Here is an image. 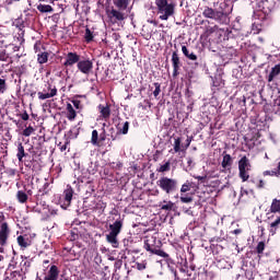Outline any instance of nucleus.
Instances as JSON below:
<instances>
[{
	"label": "nucleus",
	"instance_id": "f257e3e1",
	"mask_svg": "<svg viewBox=\"0 0 280 280\" xmlns=\"http://www.w3.org/2000/svg\"><path fill=\"white\" fill-rule=\"evenodd\" d=\"M155 5L161 21H168V18L175 13V4L168 0H155Z\"/></svg>",
	"mask_w": 280,
	"mask_h": 280
},
{
	"label": "nucleus",
	"instance_id": "f704fd0d",
	"mask_svg": "<svg viewBox=\"0 0 280 280\" xmlns=\"http://www.w3.org/2000/svg\"><path fill=\"white\" fill-rule=\"evenodd\" d=\"M32 133H34V127H32V126H28V127L25 128L24 131H23V136L26 137V138H27V137H31Z\"/></svg>",
	"mask_w": 280,
	"mask_h": 280
},
{
	"label": "nucleus",
	"instance_id": "2eb2a0df",
	"mask_svg": "<svg viewBox=\"0 0 280 280\" xmlns=\"http://www.w3.org/2000/svg\"><path fill=\"white\" fill-rule=\"evenodd\" d=\"M232 165H233L232 156L230 154H228V153H224L221 166L223 167V170L230 171Z\"/></svg>",
	"mask_w": 280,
	"mask_h": 280
},
{
	"label": "nucleus",
	"instance_id": "a211bd4d",
	"mask_svg": "<svg viewBox=\"0 0 280 280\" xmlns=\"http://www.w3.org/2000/svg\"><path fill=\"white\" fill-rule=\"evenodd\" d=\"M98 112L101 113V116L104 119H108L110 116V109H109L108 105H106V106L98 105Z\"/></svg>",
	"mask_w": 280,
	"mask_h": 280
},
{
	"label": "nucleus",
	"instance_id": "bb28decb",
	"mask_svg": "<svg viewBox=\"0 0 280 280\" xmlns=\"http://www.w3.org/2000/svg\"><path fill=\"white\" fill-rule=\"evenodd\" d=\"M49 59V54L47 52H42L37 55V62L39 65H45L47 63V60Z\"/></svg>",
	"mask_w": 280,
	"mask_h": 280
},
{
	"label": "nucleus",
	"instance_id": "f8f14e48",
	"mask_svg": "<svg viewBox=\"0 0 280 280\" xmlns=\"http://www.w3.org/2000/svg\"><path fill=\"white\" fill-rule=\"evenodd\" d=\"M279 79H280V63L276 65L271 69L270 74L268 75V82L271 83Z\"/></svg>",
	"mask_w": 280,
	"mask_h": 280
},
{
	"label": "nucleus",
	"instance_id": "ea45409f",
	"mask_svg": "<svg viewBox=\"0 0 280 280\" xmlns=\"http://www.w3.org/2000/svg\"><path fill=\"white\" fill-rule=\"evenodd\" d=\"M92 32L89 30V28H86L85 30V39L88 40V43H90V40H92Z\"/></svg>",
	"mask_w": 280,
	"mask_h": 280
},
{
	"label": "nucleus",
	"instance_id": "79ce46f5",
	"mask_svg": "<svg viewBox=\"0 0 280 280\" xmlns=\"http://www.w3.org/2000/svg\"><path fill=\"white\" fill-rule=\"evenodd\" d=\"M21 118H22V120L27 121V120H30V114H27V112H24V113L21 115Z\"/></svg>",
	"mask_w": 280,
	"mask_h": 280
},
{
	"label": "nucleus",
	"instance_id": "49530a36",
	"mask_svg": "<svg viewBox=\"0 0 280 280\" xmlns=\"http://www.w3.org/2000/svg\"><path fill=\"white\" fill-rule=\"evenodd\" d=\"M195 179H197V180H205L206 176H195Z\"/></svg>",
	"mask_w": 280,
	"mask_h": 280
},
{
	"label": "nucleus",
	"instance_id": "8fccbe9b",
	"mask_svg": "<svg viewBox=\"0 0 280 280\" xmlns=\"http://www.w3.org/2000/svg\"><path fill=\"white\" fill-rule=\"evenodd\" d=\"M138 269L143 270V269H145V266L144 265H138Z\"/></svg>",
	"mask_w": 280,
	"mask_h": 280
},
{
	"label": "nucleus",
	"instance_id": "c756f323",
	"mask_svg": "<svg viewBox=\"0 0 280 280\" xmlns=\"http://www.w3.org/2000/svg\"><path fill=\"white\" fill-rule=\"evenodd\" d=\"M191 187H192V184L189 180H187L186 183H184L182 185L180 194H186V192L190 191Z\"/></svg>",
	"mask_w": 280,
	"mask_h": 280
},
{
	"label": "nucleus",
	"instance_id": "0eeeda50",
	"mask_svg": "<svg viewBox=\"0 0 280 280\" xmlns=\"http://www.w3.org/2000/svg\"><path fill=\"white\" fill-rule=\"evenodd\" d=\"M144 249L147 252L151 253L152 255H156V256L162 257V258H167L168 257L167 253H165L164 250L153 247L150 244V240L144 241Z\"/></svg>",
	"mask_w": 280,
	"mask_h": 280
},
{
	"label": "nucleus",
	"instance_id": "a19ab883",
	"mask_svg": "<svg viewBox=\"0 0 280 280\" xmlns=\"http://www.w3.org/2000/svg\"><path fill=\"white\" fill-rule=\"evenodd\" d=\"M275 175H277L276 171H265L264 172V176H275Z\"/></svg>",
	"mask_w": 280,
	"mask_h": 280
},
{
	"label": "nucleus",
	"instance_id": "3c124183",
	"mask_svg": "<svg viewBox=\"0 0 280 280\" xmlns=\"http://www.w3.org/2000/svg\"><path fill=\"white\" fill-rule=\"evenodd\" d=\"M50 214L56 215V214H58V211L57 210H51Z\"/></svg>",
	"mask_w": 280,
	"mask_h": 280
},
{
	"label": "nucleus",
	"instance_id": "f03ea898",
	"mask_svg": "<svg viewBox=\"0 0 280 280\" xmlns=\"http://www.w3.org/2000/svg\"><path fill=\"white\" fill-rule=\"evenodd\" d=\"M156 185L163 192H165L166 195H171L176 191L178 182L175 178L162 176L156 182Z\"/></svg>",
	"mask_w": 280,
	"mask_h": 280
},
{
	"label": "nucleus",
	"instance_id": "bf43d9fd",
	"mask_svg": "<svg viewBox=\"0 0 280 280\" xmlns=\"http://www.w3.org/2000/svg\"><path fill=\"white\" fill-rule=\"evenodd\" d=\"M189 144H190V140H187V148L189 147Z\"/></svg>",
	"mask_w": 280,
	"mask_h": 280
},
{
	"label": "nucleus",
	"instance_id": "473e14b6",
	"mask_svg": "<svg viewBox=\"0 0 280 280\" xmlns=\"http://www.w3.org/2000/svg\"><path fill=\"white\" fill-rule=\"evenodd\" d=\"M97 140H98L97 130H93V131H92L91 143H92L93 145H97Z\"/></svg>",
	"mask_w": 280,
	"mask_h": 280
},
{
	"label": "nucleus",
	"instance_id": "9b49d317",
	"mask_svg": "<svg viewBox=\"0 0 280 280\" xmlns=\"http://www.w3.org/2000/svg\"><path fill=\"white\" fill-rule=\"evenodd\" d=\"M172 65H173V78H177V75L179 74V68H180V61L178 58V55L176 51L173 52L172 55Z\"/></svg>",
	"mask_w": 280,
	"mask_h": 280
},
{
	"label": "nucleus",
	"instance_id": "72a5a7b5",
	"mask_svg": "<svg viewBox=\"0 0 280 280\" xmlns=\"http://www.w3.org/2000/svg\"><path fill=\"white\" fill-rule=\"evenodd\" d=\"M180 143H182L180 138H175V142H174V152L175 153H178L180 151Z\"/></svg>",
	"mask_w": 280,
	"mask_h": 280
},
{
	"label": "nucleus",
	"instance_id": "c03bdc74",
	"mask_svg": "<svg viewBox=\"0 0 280 280\" xmlns=\"http://www.w3.org/2000/svg\"><path fill=\"white\" fill-rule=\"evenodd\" d=\"M275 107H278V109H280V96L276 100Z\"/></svg>",
	"mask_w": 280,
	"mask_h": 280
},
{
	"label": "nucleus",
	"instance_id": "864d4df0",
	"mask_svg": "<svg viewBox=\"0 0 280 280\" xmlns=\"http://www.w3.org/2000/svg\"><path fill=\"white\" fill-rule=\"evenodd\" d=\"M150 23H152V25H158V22L154 20L150 21Z\"/></svg>",
	"mask_w": 280,
	"mask_h": 280
},
{
	"label": "nucleus",
	"instance_id": "39448f33",
	"mask_svg": "<svg viewBox=\"0 0 280 280\" xmlns=\"http://www.w3.org/2000/svg\"><path fill=\"white\" fill-rule=\"evenodd\" d=\"M106 14L112 25H116V23H120L121 21H125V19H127V15L122 11L114 8L108 9L106 11Z\"/></svg>",
	"mask_w": 280,
	"mask_h": 280
},
{
	"label": "nucleus",
	"instance_id": "37998d69",
	"mask_svg": "<svg viewBox=\"0 0 280 280\" xmlns=\"http://www.w3.org/2000/svg\"><path fill=\"white\" fill-rule=\"evenodd\" d=\"M0 90H5V80L0 79Z\"/></svg>",
	"mask_w": 280,
	"mask_h": 280
},
{
	"label": "nucleus",
	"instance_id": "a18cd8bd",
	"mask_svg": "<svg viewBox=\"0 0 280 280\" xmlns=\"http://www.w3.org/2000/svg\"><path fill=\"white\" fill-rule=\"evenodd\" d=\"M74 108L79 109L80 107V101H73Z\"/></svg>",
	"mask_w": 280,
	"mask_h": 280
},
{
	"label": "nucleus",
	"instance_id": "e433bc0d",
	"mask_svg": "<svg viewBox=\"0 0 280 280\" xmlns=\"http://www.w3.org/2000/svg\"><path fill=\"white\" fill-rule=\"evenodd\" d=\"M180 202L186 203V205L191 203L192 202V197H190V196H180Z\"/></svg>",
	"mask_w": 280,
	"mask_h": 280
},
{
	"label": "nucleus",
	"instance_id": "5701e85b",
	"mask_svg": "<svg viewBox=\"0 0 280 280\" xmlns=\"http://www.w3.org/2000/svg\"><path fill=\"white\" fill-rule=\"evenodd\" d=\"M117 129H118V132L120 135L126 136L128 133V130H129V122L125 121V122L119 124Z\"/></svg>",
	"mask_w": 280,
	"mask_h": 280
},
{
	"label": "nucleus",
	"instance_id": "412c9836",
	"mask_svg": "<svg viewBox=\"0 0 280 280\" xmlns=\"http://www.w3.org/2000/svg\"><path fill=\"white\" fill-rule=\"evenodd\" d=\"M16 158H18L19 162H23V159L25 158V148L23 147L22 142H20L18 144Z\"/></svg>",
	"mask_w": 280,
	"mask_h": 280
},
{
	"label": "nucleus",
	"instance_id": "4d7b16f0",
	"mask_svg": "<svg viewBox=\"0 0 280 280\" xmlns=\"http://www.w3.org/2000/svg\"><path fill=\"white\" fill-rule=\"evenodd\" d=\"M213 84H214L215 88L220 86V84L217 83L215 81L213 82Z\"/></svg>",
	"mask_w": 280,
	"mask_h": 280
},
{
	"label": "nucleus",
	"instance_id": "c85d7f7f",
	"mask_svg": "<svg viewBox=\"0 0 280 280\" xmlns=\"http://www.w3.org/2000/svg\"><path fill=\"white\" fill-rule=\"evenodd\" d=\"M16 197L20 203L27 202V194H25V191L19 190Z\"/></svg>",
	"mask_w": 280,
	"mask_h": 280
},
{
	"label": "nucleus",
	"instance_id": "ddd939ff",
	"mask_svg": "<svg viewBox=\"0 0 280 280\" xmlns=\"http://www.w3.org/2000/svg\"><path fill=\"white\" fill-rule=\"evenodd\" d=\"M57 94H58V90L56 88L51 89L50 93H43V92L37 93L39 101L54 98L56 97Z\"/></svg>",
	"mask_w": 280,
	"mask_h": 280
},
{
	"label": "nucleus",
	"instance_id": "f3484780",
	"mask_svg": "<svg viewBox=\"0 0 280 280\" xmlns=\"http://www.w3.org/2000/svg\"><path fill=\"white\" fill-rule=\"evenodd\" d=\"M114 5H116V8L122 12L124 10H127L129 0H114Z\"/></svg>",
	"mask_w": 280,
	"mask_h": 280
},
{
	"label": "nucleus",
	"instance_id": "de8ad7c7",
	"mask_svg": "<svg viewBox=\"0 0 280 280\" xmlns=\"http://www.w3.org/2000/svg\"><path fill=\"white\" fill-rule=\"evenodd\" d=\"M259 188H264L265 187V182L262 179L259 180V185H258Z\"/></svg>",
	"mask_w": 280,
	"mask_h": 280
},
{
	"label": "nucleus",
	"instance_id": "cd10ccee",
	"mask_svg": "<svg viewBox=\"0 0 280 280\" xmlns=\"http://www.w3.org/2000/svg\"><path fill=\"white\" fill-rule=\"evenodd\" d=\"M37 10L39 12L46 13V12H54V8L49 4H39L37 7Z\"/></svg>",
	"mask_w": 280,
	"mask_h": 280
},
{
	"label": "nucleus",
	"instance_id": "6e6552de",
	"mask_svg": "<svg viewBox=\"0 0 280 280\" xmlns=\"http://www.w3.org/2000/svg\"><path fill=\"white\" fill-rule=\"evenodd\" d=\"M80 62V57L75 52H68L63 67H73Z\"/></svg>",
	"mask_w": 280,
	"mask_h": 280
},
{
	"label": "nucleus",
	"instance_id": "a878e982",
	"mask_svg": "<svg viewBox=\"0 0 280 280\" xmlns=\"http://www.w3.org/2000/svg\"><path fill=\"white\" fill-rule=\"evenodd\" d=\"M280 225V217L276 219V221L270 223V234L273 236L277 233V229Z\"/></svg>",
	"mask_w": 280,
	"mask_h": 280
},
{
	"label": "nucleus",
	"instance_id": "7ed1b4c3",
	"mask_svg": "<svg viewBox=\"0 0 280 280\" xmlns=\"http://www.w3.org/2000/svg\"><path fill=\"white\" fill-rule=\"evenodd\" d=\"M202 16H205V19H210L211 21H217V23H223L226 19V14L222 10L209 7H205Z\"/></svg>",
	"mask_w": 280,
	"mask_h": 280
},
{
	"label": "nucleus",
	"instance_id": "dca6fc26",
	"mask_svg": "<svg viewBox=\"0 0 280 280\" xmlns=\"http://www.w3.org/2000/svg\"><path fill=\"white\" fill-rule=\"evenodd\" d=\"M117 236H118V234H115V233H112V232H109L106 235L107 243H109L114 248L118 247Z\"/></svg>",
	"mask_w": 280,
	"mask_h": 280
},
{
	"label": "nucleus",
	"instance_id": "680f3d73",
	"mask_svg": "<svg viewBox=\"0 0 280 280\" xmlns=\"http://www.w3.org/2000/svg\"><path fill=\"white\" fill-rule=\"evenodd\" d=\"M45 264H49V260H46Z\"/></svg>",
	"mask_w": 280,
	"mask_h": 280
},
{
	"label": "nucleus",
	"instance_id": "2f4dec72",
	"mask_svg": "<svg viewBox=\"0 0 280 280\" xmlns=\"http://www.w3.org/2000/svg\"><path fill=\"white\" fill-rule=\"evenodd\" d=\"M171 171V163L166 162L165 164L161 165V167L158 170L159 173H166Z\"/></svg>",
	"mask_w": 280,
	"mask_h": 280
},
{
	"label": "nucleus",
	"instance_id": "1a4fd4ad",
	"mask_svg": "<svg viewBox=\"0 0 280 280\" xmlns=\"http://www.w3.org/2000/svg\"><path fill=\"white\" fill-rule=\"evenodd\" d=\"M8 235H10V229L8 228V223L4 222L0 228V246H4L8 243Z\"/></svg>",
	"mask_w": 280,
	"mask_h": 280
},
{
	"label": "nucleus",
	"instance_id": "4c0bfd02",
	"mask_svg": "<svg viewBox=\"0 0 280 280\" xmlns=\"http://www.w3.org/2000/svg\"><path fill=\"white\" fill-rule=\"evenodd\" d=\"M154 86H155V90L153 91V95L156 98L160 95V93H161V84L155 82Z\"/></svg>",
	"mask_w": 280,
	"mask_h": 280
},
{
	"label": "nucleus",
	"instance_id": "6ab92c4d",
	"mask_svg": "<svg viewBox=\"0 0 280 280\" xmlns=\"http://www.w3.org/2000/svg\"><path fill=\"white\" fill-rule=\"evenodd\" d=\"M270 212L271 213H280V198L272 199Z\"/></svg>",
	"mask_w": 280,
	"mask_h": 280
},
{
	"label": "nucleus",
	"instance_id": "13d9d810",
	"mask_svg": "<svg viewBox=\"0 0 280 280\" xmlns=\"http://www.w3.org/2000/svg\"><path fill=\"white\" fill-rule=\"evenodd\" d=\"M34 96H36V92H33V93L31 94V97H34Z\"/></svg>",
	"mask_w": 280,
	"mask_h": 280
},
{
	"label": "nucleus",
	"instance_id": "20e7f679",
	"mask_svg": "<svg viewBox=\"0 0 280 280\" xmlns=\"http://www.w3.org/2000/svg\"><path fill=\"white\" fill-rule=\"evenodd\" d=\"M252 171V165L246 155L242 156L238 161V175L243 183L249 179V172Z\"/></svg>",
	"mask_w": 280,
	"mask_h": 280
},
{
	"label": "nucleus",
	"instance_id": "052dcab7",
	"mask_svg": "<svg viewBox=\"0 0 280 280\" xmlns=\"http://www.w3.org/2000/svg\"><path fill=\"white\" fill-rule=\"evenodd\" d=\"M265 158L268 160V154L266 153Z\"/></svg>",
	"mask_w": 280,
	"mask_h": 280
},
{
	"label": "nucleus",
	"instance_id": "5fc2aeb1",
	"mask_svg": "<svg viewBox=\"0 0 280 280\" xmlns=\"http://www.w3.org/2000/svg\"><path fill=\"white\" fill-rule=\"evenodd\" d=\"M278 174L280 175V161L278 163Z\"/></svg>",
	"mask_w": 280,
	"mask_h": 280
},
{
	"label": "nucleus",
	"instance_id": "9d476101",
	"mask_svg": "<svg viewBox=\"0 0 280 280\" xmlns=\"http://www.w3.org/2000/svg\"><path fill=\"white\" fill-rule=\"evenodd\" d=\"M60 277V269H58V266L52 265L50 266L47 275L44 277V280H58Z\"/></svg>",
	"mask_w": 280,
	"mask_h": 280
},
{
	"label": "nucleus",
	"instance_id": "09e8293b",
	"mask_svg": "<svg viewBox=\"0 0 280 280\" xmlns=\"http://www.w3.org/2000/svg\"><path fill=\"white\" fill-rule=\"evenodd\" d=\"M233 233H234L235 235H238V234L242 233V230H241V229H236V230L233 231Z\"/></svg>",
	"mask_w": 280,
	"mask_h": 280
},
{
	"label": "nucleus",
	"instance_id": "4468645a",
	"mask_svg": "<svg viewBox=\"0 0 280 280\" xmlns=\"http://www.w3.org/2000/svg\"><path fill=\"white\" fill-rule=\"evenodd\" d=\"M122 229L121 219H117L113 224L109 225L110 233L119 235Z\"/></svg>",
	"mask_w": 280,
	"mask_h": 280
},
{
	"label": "nucleus",
	"instance_id": "aec40b11",
	"mask_svg": "<svg viewBox=\"0 0 280 280\" xmlns=\"http://www.w3.org/2000/svg\"><path fill=\"white\" fill-rule=\"evenodd\" d=\"M67 112H68V115H67L68 120L70 121L75 120L77 114H75V109L73 108V105L68 104Z\"/></svg>",
	"mask_w": 280,
	"mask_h": 280
},
{
	"label": "nucleus",
	"instance_id": "b1692460",
	"mask_svg": "<svg viewBox=\"0 0 280 280\" xmlns=\"http://www.w3.org/2000/svg\"><path fill=\"white\" fill-rule=\"evenodd\" d=\"M63 195H65V200H66V202L71 203V200L73 199V188L68 187V188L63 191Z\"/></svg>",
	"mask_w": 280,
	"mask_h": 280
},
{
	"label": "nucleus",
	"instance_id": "393cba45",
	"mask_svg": "<svg viewBox=\"0 0 280 280\" xmlns=\"http://www.w3.org/2000/svg\"><path fill=\"white\" fill-rule=\"evenodd\" d=\"M182 51H183L184 56L186 58H188L189 60H191V61H196L197 60V56L194 52L189 54V51H188L186 46L182 47Z\"/></svg>",
	"mask_w": 280,
	"mask_h": 280
},
{
	"label": "nucleus",
	"instance_id": "7c9ffc66",
	"mask_svg": "<svg viewBox=\"0 0 280 280\" xmlns=\"http://www.w3.org/2000/svg\"><path fill=\"white\" fill-rule=\"evenodd\" d=\"M8 59H10V56L5 51V49L0 50V61L1 62H8Z\"/></svg>",
	"mask_w": 280,
	"mask_h": 280
},
{
	"label": "nucleus",
	"instance_id": "e2e57ef3",
	"mask_svg": "<svg viewBox=\"0 0 280 280\" xmlns=\"http://www.w3.org/2000/svg\"><path fill=\"white\" fill-rule=\"evenodd\" d=\"M270 280H277L276 278H270Z\"/></svg>",
	"mask_w": 280,
	"mask_h": 280
},
{
	"label": "nucleus",
	"instance_id": "58836bf2",
	"mask_svg": "<svg viewBox=\"0 0 280 280\" xmlns=\"http://www.w3.org/2000/svg\"><path fill=\"white\" fill-rule=\"evenodd\" d=\"M264 250H265V243L264 242H259V244L257 246V253L258 254H262Z\"/></svg>",
	"mask_w": 280,
	"mask_h": 280
},
{
	"label": "nucleus",
	"instance_id": "4be33fe9",
	"mask_svg": "<svg viewBox=\"0 0 280 280\" xmlns=\"http://www.w3.org/2000/svg\"><path fill=\"white\" fill-rule=\"evenodd\" d=\"M18 244L21 248H27L30 246V238L20 235L18 236Z\"/></svg>",
	"mask_w": 280,
	"mask_h": 280
},
{
	"label": "nucleus",
	"instance_id": "c9c22d12",
	"mask_svg": "<svg viewBox=\"0 0 280 280\" xmlns=\"http://www.w3.org/2000/svg\"><path fill=\"white\" fill-rule=\"evenodd\" d=\"M173 207H174V203L172 201H168L167 203L162 205L161 209L164 211H171L173 209Z\"/></svg>",
	"mask_w": 280,
	"mask_h": 280
},
{
	"label": "nucleus",
	"instance_id": "423d86ee",
	"mask_svg": "<svg viewBox=\"0 0 280 280\" xmlns=\"http://www.w3.org/2000/svg\"><path fill=\"white\" fill-rule=\"evenodd\" d=\"M77 68L82 74L89 77L90 74H92L93 62L89 59L79 60V62L77 63Z\"/></svg>",
	"mask_w": 280,
	"mask_h": 280
},
{
	"label": "nucleus",
	"instance_id": "603ef678",
	"mask_svg": "<svg viewBox=\"0 0 280 280\" xmlns=\"http://www.w3.org/2000/svg\"><path fill=\"white\" fill-rule=\"evenodd\" d=\"M65 151H67V145L66 144L61 147V152H65Z\"/></svg>",
	"mask_w": 280,
	"mask_h": 280
},
{
	"label": "nucleus",
	"instance_id": "6e6d98bb",
	"mask_svg": "<svg viewBox=\"0 0 280 280\" xmlns=\"http://www.w3.org/2000/svg\"><path fill=\"white\" fill-rule=\"evenodd\" d=\"M192 163V160L191 159H188V165L190 166Z\"/></svg>",
	"mask_w": 280,
	"mask_h": 280
}]
</instances>
